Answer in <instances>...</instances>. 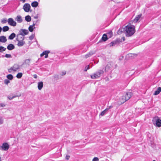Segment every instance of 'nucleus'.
<instances>
[{
  "mask_svg": "<svg viewBox=\"0 0 161 161\" xmlns=\"http://www.w3.org/2000/svg\"><path fill=\"white\" fill-rule=\"evenodd\" d=\"M104 71L103 70H100L93 75H91L92 79H95L99 78L101 75L103 74Z\"/></svg>",
  "mask_w": 161,
  "mask_h": 161,
  "instance_id": "3",
  "label": "nucleus"
},
{
  "mask_svg": "<svg viewBox=\"0 0 161 161\" xmlns=\"http://www.w3.org/2000/svg\"><path fill=\"white\" fill-rule=\"evenodd\" d=\"M18 96H14V95H9L8 96V99H9V100H12V99H13L15 97H17Z\"/></svg>",
  "mask_w": 161,
  "mask_h": 161,
  "instance_id": "30",
  "label": "nucleus"
},
{
  "mask_svg": "<svg viewBox=\"0 0 161 161\" xmlns=\"http://www.w3.org/2000/svg\"><path fill=\"white\" fill-rule=\"evenodd\" d=\"M15 20L19 23H21L22 21L21 17L19 15L17 16L15 18Z\"/></svg>",
  "mask_w": 161,
  "mask_h": 161,
  "instance_id": "18",
  "label": "nucleus"
},
{
  "mask_svg": "<svg viewBox=\"0 0 161 161\" xmlns=\"http://www.w3.org/2000/svg\"><path fill=\"white\" fill-rule=\"evenodd\" d=\"M7 20L6 19H4L2 20L1 22L2 23H5L7 22Z\"/></svg>",
  "mask_w": 161,
  "mask_h": 161,
  "instance_id": "41",
  "label": "nucleus"
},
{
  "mask_svg": "<svg viewBox=\"0 0 161 161\" xmlns=\"http://www.w3.org/2000/svg\"><path fill=\"white\" fill-rule=\"evenodd\" d=\"M161 91V88L160 87H159L158 88V89L154 93V95H157Z\"/></svg>",
  "mask_w": 161,
  "mask_h": 161,
  "instance_id": "20",
  "label": "nucleus"
},
{
  "mask_svg": "<svg viewBox=\"0 0 161 161\" xmlns=\"http://www.w3.org/2000/svg\"><path fill=\"white\" fill-rule=\"evenodd\" d=\"M89 69V65L86 66L85 68L84 71H86L88 69Z\"/></svg>",
  "mask_w": 161,
  "mask_h": 161,
  "instance_id": "38",
  "label": "nucleus"
},
{
  "mask_svg": "<svg viewBox=\"0 0 161 161\" xmlns=\"http://www.w3.org/2000/svg\"><path fill=\"white\" fill-rule=\"evenodd\" d=\"M20 68V67L19 65L14 64L12 66L8 69V71L10 73H14L18 71Z\"/></svg>",
  "mask_w": 161,
  "mask_h": 161,
  "instance_id": "2",
  "label": "nucleus"
},
{
  "mask_svg": "<svg viewBox=\"0 0 161 161\" xmlns=\"http://www.w3.org/2000/svg\"><path fill=\"white\" fill-rule=\"evenodd\" d=\"M94 53V52H91L85 55V57L86 58L90 57Z\"/></svg>",
  "mask_w": 161,
  "mask_h": 161,
  "instance_id": "23",
  "label": "nucleus"
},
{
  "mask_svg": "<svg viewBox=\"0 0 161 161\" xmlns=\"http://www.w3.org/2000/svg\"><path fill=\"white\" fill-rule=\"evenodd\" d=\"M33 77L35 78H36V79L37 78V75H36V74L34 75H33Z\"/></svg>",
  "mask_w": 161,
  "mask_h": 161,
  "instance_id": "46",
  "label": "nucleus"
},
{
  "mask_svg": "<svg viewBox=\"0 0 161 161\" xmlns=\"http://www.w3.org/2000/svg\"><path fill=\"white\" fill-rule=\"evenodd\" d=\"M125 32V36L129 37L133 35L135 32V26L130 24L126 25L124 28Z\"/></svg>",
  "mask_w": 161,
  "mask_h": 161,
  "instance_id": "1",
  "label": "nucleus"
},
{
  "mask_svg": "<svg viewBox=\"0 0 161 161\" xmlns=\"http://www.w3.org/2000/svg\"><path fill=\"white\" fill-rule=\"evenodd\" d=\"M108 68H109V67L108 65H107L105 67V70H106V69H107Z\"/></svg>",
  "mask_w": 161,
  "mask_h": 161,
  "instance_id": "49",
  "label": "nucleus"
},
{
  "mask_svg": "<svg viewBox=\"0 0 161 161\" xmlns=\"http://www.w3.org/2000/svg\"><path fill=\"white\" fill-rule=\"evenodd\" d=\"M25 39V36H22L19 33L17 35L16 40L17 41H23Z\"/></svg>",
  "mask_w": 161,
  "mask_h": 161,
  "instance_id": "9",
  "label": "nucleus"
},
{
  "mask_svg": "<svg viewBox=\"0 0 161 161\" xmlns=\"http://www.w3.org/2000/svg\"><path fill=\"white\" fill-rule=\"evenodd\" d=\"M128 100L126 99V96H125L124 95L122 96L119 99V101L121 104L124 103Z\"/></svg>",
  "mask_w": 161,
  "mask_h": 161,
  "instance_id": "10",
  "label": "nucleus"
},
{
  "mask_svg": "<svg viewBox=\"0 0 161 161\" xmlns=\"http://www.w3.org/2000/svg\"><path fill=\"white\" fill-rule=\"evenodd\" d=\"M7 21L8 24L12 26H15L16 25V23L12 18H9Z\"/></svg>",
  "mask_w": 161,
  "mask_h": 161,
  "instance_id": "5",
  "label": "nucleus"
},
{
  "mask_svg": "<svg viewBox=\"0 0 161 161\" xmlns=\"http://www.w3.org/2000/svg\"><path fill=\"white\" fill-rule=\"evenodd\" d=\"M48 57V54L45 55V58H47Z\"/></svg>",
  "mask_w": 161,
  "mask_h": 161,
  "instance_id": "50",
  "label": "nucleus"
},
{
  "mask_svg": "<svg viewBox=\"0 0 161 161\" xmlns=\"http://www.w3.org/2000/svg\"><path fill=\"white\" fill-rule=\"evenodd\" d=\"M53 77L55 79H58L59 78V75H54L53 76Z\"/></svg>",
  "mask_w": 161,
  "mask_h": 161,
  "instance_id": "40",
  "label": "nucleus"
},
{
  "mask_svg": "<svg viewBox=\"0 0 161 161\" xmlns=\"http://www.w3.org/2000/svg\"><path fill=\"white\" fill-rule=\"evenodd\" d=\"M6 48L3 47H0V52L1 53L3 52V51H5Z\"/></svg>",
  "mask_w": 161,
  "mask_h": 161,
  "instance_id": "32",
  "label": "nucleus"
},
{
  "mask_svg": "<svg viewBox=\"0 0 161 161\" xmlns=\"http://www.w3.org/2000/svg\"><path fill=\"white\" fill-rule=\"evenodd\" d=\"M38 16L37 15L35 16L34 17V18L36 19H37L38 18Z\"/></svg>",
  "mask_w": 161,
  "mask_h": 161,
  "instance_id": "47",
  "label": "nucleus"
},
{
  "mask_svg": "<svg viewBox=\"0 0 161 161\" xmlns=\"http://www.w3.org/2000/svg\"><path fill=\"white\" fill-rule=\"evenodd\" d=\"M43 82L42 81L39 82L38 83L37 87L38 89L40 90L43 87Z\"/></svg>",
  "mask_w": 161,
  "mask_h": 161,
  "instance_id": "14",
  "label": "nucleus"
},
{
  "mask_svg": "<svg viewBox=\"0 0 161 161\" xmlns=\"http://www.w3.org/2000/svg\"><path fill=\"white\" fill-rule=\"evenodd\" d=\"M14 46L12 44H9L7 47V49L9 50H11L14 49Z\"/></svg>",
  "mask_w": 161,
  "mask_h": 161,
  "instance_id": "17",
  "label": "nucleus"
},
{
  "mask_svg": "<svg viewBox=\"0 0 161 161\" xmlns=\"http://www.w3.org/2000/svg\"><path fill=\"white\" fill-rule=\"evenodd\" d=\"M29 33L28 30L24 29H21L19 31V34L24 36L25 35H27Z\"/></svg>",
  "mask_w": 161,
  "mask_h": 161,
  "instance_id": "6",
  "label": "nucleus"
},
{
  "mask_svg": "<svg viewBox=\"0 0 161 161\" xmlns=\"http://www.w3.org/2000/svg\"><path fill=\"white\" fill-rule=\"evenodd\" d=\"M31 8L30 5L28 3H25L23 6V8L26 12H28Z\"/></svg>",
  "mask_w": 161,
  "mask_h": 161,
  "instance_id": "8",
  "label": "nucleus"
},
{
  "mask_svg": "<svg viewBox=\"0 0 161 161\" xmlns=\"http://www.w3.org/2000/svg\"><path fill=\"white\" fill-rule=\"evenodd\" d=\"M108 38L107 35L104 34L102 37V39L104 41H106L108 40Z\"/></svg>",
  "mask_w": 161,
  "mask_h": 161,
  "instance_id": "24",
  "label": "nucleus"
},
{
  "mask_svg": "<svg viewBox=\"0 0 161 161\" xmlns=\"http://www.w3.org/2000/svg\"><path fill=\"white\" fill-rule=\"evenodd\" d=\"M108 110V108L105 109L104 110L101 112V113L100 114V115L102 116H103L107 112Z\"/></svg>",
  "mask_w": 161,
  "mask_h": 161,
  "instance_id": "25",
  "label": "nucleus"
},
{
  "mask_svg": "<svg viewBox=\"0 0 161 161\" xmlns=\"http://www.w3.org/2000/svg\"><path fill=\"white\" fill-rule=\"evenodd\" d=\"M9 82V81L8 80H5L4 81V83L6 84H8Z\"/></svg>",
  "mask_w": 161,
  "mask_h": 161,
  "instance_id": "42",
  "label": "nucleus"
},
{
  "mask_svg": "<svg viewBox=\"0 0 161 161\" xmlns=\"http://www.w3.org/2000/svg\"><path fill=\"white\" fill-rule=\"evenodd\" d=\"M34 37V35L32 34L30 36H29V38L30 40H32Z\"/></svg>",
  "mask_w": 161,
  "mask_h": 161,
  "instance_id": "36",
  "label": "nucleus"
},
{
  "mask_svg": "<svg viewBox=\"0 0 161 161\" xmlns=\"http://www.w3.org/2000/svg\"><path fill=\"white\" fill-rule=\"evenodd\" d=\"M153 122L154 124L156 125L158 127L161 126V120L158 117H155L153 119Z\"/></svg>",
  "mask_w": 161,
  "mask_h": 161,
  "instance_id": "4",
  "label": "nucleus"
},
{
  "mask_svg": "<svg viewBox=\"0 0 161 161\" xmlns=\"http://www.w3.org/2000/svg\"><path fill=\"white\" fill-rule=\"evenodd\" d=\"M141 16L142 14H140L137 15L134 19L133 22L135 23L137 22L141 18Z\"/></svg>",
  "mask_w": 161,
  "mask_h": 161,
  "instance_id": "15",
  "label": "nucleus"
},
{
  "mask_svg": "<svg viewBox=\"0 0 161 161\" xmlns=\"http://www.w3.org/2000/svg\"><path fill=\"white\" fill-rule=\"evenodd\" d=\"M0 161H1V157H0Z\"/></svg>",
  "mask_w": 161,
  "mask_h": 161,
  "instance_id": "52",
  "label": "nucleus"
},
{
  "mask_svg": "<svg viewBox=\"0 0 161 161\" xmlns=\"http://www.w3.org/2000/svg\"><path fill=\"white\" fill-rule=\"evenodd\" d=\"M1 147L4 150L6 151L9 148V145L8 143H5L3 144Z\"/></svg>",
  "mask_w": 161,
  "mask_h": 161,
  "instance_id": "11",
  "label": "nucleus"
},
{
  "mask_svg": "<svg viewBox=\"0 0 161 161\" xmlns=\"http://www.w3.org/2000/svg\"><path fill=\"white\" fill-rule=\"evenodd\" d=\"M25 19V20L27 22H30L31 20V18L30 16L29 15L26 16Z\"/></svg>",
  "mask_w": 161,
  "mask_h": 161,
  "instance_id": "26",
  "label": "nucleus"
},
{
  "mask_svg": "<svg viewBox=\"0 0 161 161\" xmlns=\"http://www.w3.org/2000/svg\"><path fill=\"white\" fill-rule=\"evenodd\" d=\"M9 27L7 26H4L3 28V31L4 32L7 31L9 30Z\"/></svg>",
  "mask_w": 161,
  "mask_h": 161,
  "instance_id": "28",
  "label": "nucleus"
},
{
  "mask_svg": "<svg viewBox=\"0 0 161 161\" xmlns=\"http://www.w3.org/2000/svg\"><path fill=\"white\" fill-rule=\"evenodd\" d=\"M112 107H113L112 106H110L108 108V109L111 108H112Z\"/></svg>",
  "mask_w": 161,
  "mask_h": 161,
  "instance_id": "51",
  "label": "nucleus"
},
{
  "mask_svg": "<svg viewBox=\"0 0 161 161\" xmlns=\"http://www.w3.org/2000/svg\"><path fill=\"white\" fill-rule=\"evenodd\" d=\"M31 61V59H26L24 61V64L28 66H29Z\"/></svg>",
  "mask_w": 161,
  "mask_h": 161,
  "instance_id": "19",
  "label": "nucleus"
},
{
  "mask_svg": "<svg viewBox=\"0 0 161 161\" xmlns=\"http://www.w3.org/2000/svg\"><path fill=\"white\" fill-rule=\"evenodd\" d=\"M16 35L14 33H12L8 37V38L10 40H13L15 36Z\"/></svg>",
  "mask_w": 161,
  "mask_h": 161,
  "instance_id": "22",
  "label": "nucleus"
},
{
  "mask_svg": "<svg viewBox=\"0 0 161 161\" xmlns=\"http://www.w3.org/2000/svg\"><path fill=\"white\" fill-rule=\"evenodd\" d=\"M21 2H22L23 3H24L25 2V0H19Z\"/></svg>",
  "mask_w": 161,
  "mask_h": 161,
  "instance_id": "48",
  "label": "nucleus"
},
{
  "mask_svg": "<svg viewBox=\"0 0 161 161\" xmlns=\"http://www.w3.org/2000/svg\"><path fill=\"white\" fill-rule=\"evenodd\" d=\"M50 53V51H44L42 53H41L40 55L41 57H42L44 55H46Z\"/></svg>",
  "mask_w": 161,
  "mask_h": 161,
  "instance_id": "27",
  "label": "nucleus"
},
{
  "mask_svg": "<svg viewBox=\"0 0 161 161\" xmlns=\"http://www.w3.org/2000/svg\"><path fill=\"white\" fill-rule=\"evenodd\" d=\"M18 43H17V45L19 47H21L23 46L25 44V42L23 41H18Z\"/></svg>",
  "mask_w": 161,
  "mask_h": 161,
  "instance_id": "16",
  "label": "nucleus"
},
{
  "mask_svg": "<svg viewBox=\"0 0 161 161\" xmlns=\"http://www.w3.org/2000/svg\"><path fill=\"white\" fill-rule=\"evenodd\" d=\"M116 42H111L110 44V46H113L115 45L116 44Z\"/></svg>",
  "mask_w": 161,
  "mask_h": 161,
  "instance_id": "35",
  "label": "nucleus"
},
{
  "mask_svg": "<svg viewBox=\"0 0 161 161\" xmlns=\"http://www.w3.org/2000/svg\"><path fill=\"white\" fill-rule=\"evenodd\" d=\"M92 161H99V158L97 157H94Z\"/></svg>",
  "mask_w": 161,
  "mask_h": 161,
  "instance_id": "39",
  "label": "nucleus"
},
{
  "mask_svg": "<svg viewBox=\"0 0 161 161\" xmlns=\"http://www.w3.org/2000/svg\"><path fill=\"white\" fill-rule=\"evenodd\" d=\"M7 41L6 37L4 36H0V42L2 43H5Z\"/></svg>",
  "mask_w": 161,
  "mask_h": 161,
  "instance_id": "12",
  "label": "nucleus"
},
{
  "mask_svg": "<svg viewBox=\"0 0 161 161\" xmlns=\"http://www.w3.org/2000/svg\"><path fill=\"white\" fill-rule=\"evenodd\" d=\"M5 57L7 58H11V54H5Z\"/></svg>",
  "mask_w": 161,
  "mask_h": 161,
  "instance_id": "37",
  "label": "nucleus"
},
{
  "mask_svg": "<svg viewBox=\"0 0 161 161\" xmlns=\"http://www.w3.org/2000/svg\"><path fill=\"white\" fill-rule=\"evenodd\" d=\"M66 73V71L65 70L62 71L60 73V75L61 76H64L65 75Z\"/></svg>",
  "mask_w": 161,
  "mask_h": 161,
  "instance_id": "33",
  "label": "nucleus"
},
{
  "mask_svg": "<svg viewBox=\"0 0 161 161\" xmlns=\"http://www.w3.org/2000/svg\"><path fill=\"white\" fill-rule=\"evenodd\" d=\"M38 5V3L36 1H34L31 4V6L33 7H36Z\"/></svg>",
  "mask_w": 161,
  "mask_h": 161,
  "instance_id": "21",
  "label": "nucleus"
},
{
  "mask_svg": "<svg viewBox=\"0 0 161 161\" xmlns=\"http://www.w3.org/2000/svg\"><path fill=\"white\" fill-rule=\"evenodd\" d=\"M3 119L2 117H0V125L3 124Z\"/></svg>",
  "mask_w": 161,
  "mask_h": 161,
  "instance_id": "34",
  "label": "nucleus"
},
{
  "mask_svg": "<svg viewBox=\"0 0 161 161\" xmlns=\"http://www.w3.org/2000/svg\"><path fill=\"white\" fill-rule=\"evenodd\" d=\"M70 158V156L68 155L66 156L65 158L66 159L68 160Z\"/></svg>",
  "mask_w": 161,
  "mask_h": 161,
  "instance_id": "45",
  "label": "nucleus"
},
{
  "mask_svg": "<svg viewBox=\"0 0 161 161\" xmlns=\"http://www.w3.org/2000/svg\"><path fill=\"white\" fill-rule=\"evenodd\" d=\"M38 21V20L37 19L36 21H34L32 25L30 26L29 27V30L30 32H32L33 31L34 29L35 28L34 26L36 25Z\"/></svg>",
  "mask_w": 161,
  "mask_h": 161,
  "instance_id": "7",
  "label": "nucleus"
},
{
  "mask_svg": "<svg viewBox=\"0 0 161 161\" xmlns=\"http://www.w3.org/2000/svg\"><path fill=\"white\" fill-rule=\"evenodd\" d=\"M124 95L126 96V99L128 100L132 96V93L131 92H127Z\"/></svg>",
  "mask_w": 161,
  "mask_h": 161,
  "instance_id": "13",
  "label": "nucleus"
},
{
  "mask_svg": "<svg viewBox=\"0 0 161 161\" xmlns=\"http://www.w3.org/2000/svg\"><path fill=\"white\" fill-rule=\"evenodd\" d=\"M22 75L23 74L22 73H19L17 74L16 77L17 78L20 79L21 78L22 76Z\"/></svg>",
  "mask_w": 161,
  "mask_h": 161,
  "instance_id": "29",
  "label": "nucleus"
},
{
  "mask_svg": "<svg viewBox=\"0 0 161 161\" xmlns=\"http://www.w3.org/2000/svg\"><path fill=\"white\" fill-rule=\"evenodd\" d=\"M110 36L109 37H111L112 35V33L111 32H110L108 33V36Z\"/></svg>",
  "mask_w": 161,
  "mask_h": 161,
  "instance_id": "43",
  "label": "nucleus"
},
{
  "mask_svg": "<svg viewBox=\"0 0 161 161\" xmlns=\"http://www.w3.org/2000/svg\"><path fill=\"white\" fill-rule=\"evenodd\" d=\"M7 77L10 80H12L13 78V76L12 75L9 74L7 75Z\"/></svg>",
  "mask_w": 161,
  "mask_h": 161,
  "instance_id": "31",
  "label": "nucleus"
},
{
  "mask_svg": "<svg viewBox=\"0 0 161 161\" xmlns=\"http://www.w3.org/2000/svg\"><path fill=\"white\" fill-rule=\"evenodd\" d=\"M0 106L1 107H4L5 106V105L4 103H1L0 104Z\"/></svg>",
  "mask_w": 161,
  "mask_h": 161,
  "instance_id": "44",
  "label": "nucleus"
},
{
  "mask_svg": "<svg viewBox=\"0 0 161 161\" xmlns=\"http://www.w3.org/2000/svg\"><path fill=\"white\" fill-rule=\"evenodd\" d=\"M153 161H156L155 160H154Z\"/></svg>",
  "mask_w": 161,
  "mask_h": 161,
  "instance_id": "53",
  "label": "nucleus"
}]
</instances>
